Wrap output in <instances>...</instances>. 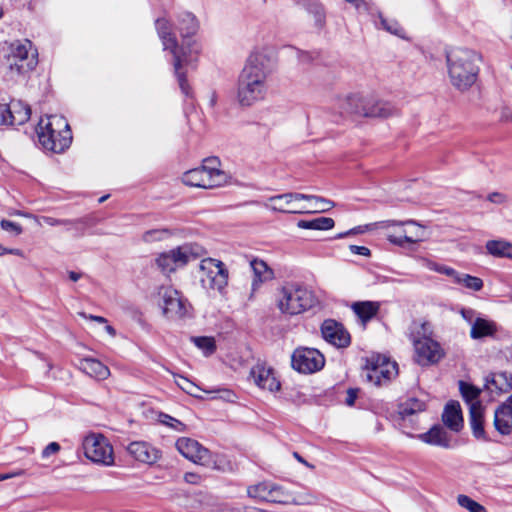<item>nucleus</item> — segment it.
Segmentation results:
<instances>
[{
  "instance_id": "37",
  "label": "nucleus",
  "mask_w": 512,
  "mask_h": 512,
  "mask_svg": "<svg viewBox=\"0 0 512 512\" xmlns=\"http://www.w3.org/2000/svg\"><path fill=\"white\" fill-rule=\"evenodd\" d=\"M290 492L283 486L273 482L270 502L287 505L289 504Z\"/></svg>"
},
{
  "instance_id": "57",
  "label": "nucleus",
  "mask_w": 512,
  "mask_h": 512,
  "mask_svg": "<svg viewBox=\"0 0 512 512\" xmlns=\"http://www.w3.org/2000/svg\"><path fill=\"white\" fill-rule=\"evenodd\" d=\"M78 315L84 319H89V320H92V321H96L98 323H101V324H104L107 322L106 318L102 317V316H96V315H87L86 313L84 312H79Z\"/></svg>"
},
{
  "instance_id": "49",
  "label": "nucleus",
  "mask_w": 512,
  "mask_h": 512,
  "mask_svg": "<svg viewBox=\"0 0 512 512\" xmlns=\"http://www.w3.org/2000/svg\"><path fill=\"white\" fill-rule=\"evenodd\" d=\"M430 268L439 273H442V274H445V275L451 277L454 282L456 281L457 276H459V274H460L453 268L447 267V266L433 265V266H430Z\"/></svg>"
},
{
  "instance_id": "1",
  "label": "nucleus",
  "mask_w": 512,
  "mask_h": 512,
  "mask_svg": "<svg viewBox=\"0 0 512 512\" xmlns=\"http://www.w3.org/2000/svg\"><path fill=\"white\" fill-rule=\"evenodd\" d=\"M272 70L273 50L267 47L254 49L238 78L237 99L241 106L248 107L264 99L267 78Z\"/></svg>"
},
{
  "instance_id": "53",
  "label": "nucleus",
  "mask_w": 512,
  "mask_h": 512,
  "mask_svg": "<svg viewBox=\"0 0 512 512\" xmlns=\"http://www.w3.org/2000/svg\"><path fill=\"white\" fill-rule=\"evenodd\" d=\"M381 29L386 30L387 32H398L399 25L396 21L388 22L386 19L381 17Z\"/></svg>"
},
{
  "instance_id": "41",
  "label": "nucleus",
  "mask_w": 512,
  "mask_h": 512,
  "mask_svg": "<svg viewBox=\"0 0 512 512\" xmlns=\"http://www.w3.org/2000/svg\"><path fill=\"white\" fill-rule=\"evenodd\" d=\"M316 502L315 496L308 492H290L289 504L313 505Z\"/></svg>"
},
{
  "instance_id": "9",
  "label": "nucleus",
  "mask_w": 512,
  "mask_h": 512,
  "mask_svg": "<svg viewBox=\"0 0 512 512\" xmlns=\"http://www.w3.org/2000/svg\"><path fill=\"white\" fill-rule=\"evenodd\" d=\"M228 175L220 169L217 157H210L203 161L199 168L191 169L182 175V182L191 187L213 189L225 185Z\"/></svg>"
},
{
  "instance_id": "56",
  "label": "nucleus",
  "mask_w": 512,
  "mask_h": 512,
  "mask_svg": "<svg viewBox=\"0 0 512 512\" xmlns=\"http://www.w3.org/2000/svg\"><path fill=\"white\" fill-rule=\"evenodd\" d=\"M461 315L468 323L472 325L475 320V311L473 309H462Z\"/></svg>"
},
{
  "instance_id": "47",
  "label": "nucleus",
  "mask_w": 512,
  "mask_h": 512,
  "mask_svg": "<svg viewBox=\"0 0 512 512\" xmlns=\"http://www.w3.org/2000/svg\"><path fill=\"white\" fill-rule=\"evenodd\" d=\"M211 512H244L242 505L229 503V502H219L215 503L211 507Z\"/></svg>"
},
{
  "instance_id": "20",
  "label": "nucleus",
  "mask_w": 512,
  "mask_h": 512,
  "mask_svg": "<svg viewBox=\"0 0 512 512\" xmlns=\"http://www.w3.org/2000/svg\"><path fill=\"white\" fill-rule=\"evenodd\" d=\"M250 376L253 378L254 383L263 390L275 392L281 387L274 370L271 367H267L264 363H257L253 366Z\"/></svg>"
},
{
  "instance_id": "24",
  "label": "nucleus",
  "mask_w": 512,
  "mask_h": 512,
  "mask_svg": "<svg viewBox=\"0 0 512 512\" xmlns=\"http://www.w3.org/2000/svg\"><path fill=\"white\" fill-rule=\"evenodd\" d=\"M250 265L254 273L252 292L257 291L263 283L274 279V271L263 260L254 259Z\"/></svg>"
},
{
  "instance_id": "18",
  "label": "nucleus",
  "mask_w": 512,
  "mask_h": 512,
  "mask_svg": "<svg viewBox=\"0 0 512 512\" xmlns=\"http://www.w3.org/2000/svg\"><path fill=\"white\" fill-rule=\"evenodd\" d=\"M321 333L327 342L339 348L347 347L351 341L348 331L334 319H326L322 323Z\"/></svg>"
},
{
  "instance_id": "35",
  "label": "nucleus",
  "mask_w": 512,
  "mask_h": 512,
  "mask_svg": "<svg viewBox=\"0 0 512 512\" xmlns=\"http://www.w3.org/2000/svg\"><path fill=\"white\" fill-rule=\"evenodd\" d=\"M460 391L469 408L476 403H481L479 401L480 390L475 386L460 381Z\"/></svg>"
},
{
  "instance_id": "59",
  "label": "nucleus",
  "mask_w": 512,
  "mask_h": 512,
  "mask_svg": "<svg viewBox=\"0 0 512 512\" xmlns=\"http://www.w3.org/2000/svg\"><path fill=\"white\" fill-rule=\"evenodd\" d=\"M184 479L187 483L198 484L200 481V476L195 473L188 472L184 475Z\"/></svg>"
},
{
  "instance_id": "7",
  "label": "nucleus",
  "mask_w": 512,
  "mask_h": 512,
  "mask_svg": "<svg viewBox=\"0 0 512 512\" xmlns=\"http://www.w3.org/2000/svg\"><path fill=\"white\" fill-rule=\"evenodd\" d=\"M316 303L313 292L306 286L287 282L277 289L275 304L281 314L295 316L312 308Z\"/></svg>"
},
{
  "instance_id": "39",
  "label": "nucleus",
  "mask_w": 512,
  "mask_h": 512,
  "mask_svg": "<svg viewBox=\"0 0 512 512\" xmlns=\"http://www.w3.org/2000/svg\"><path fill=\"white\" fill-rule=\"evenodd\" d=\"M491 383L500 392H508L512 388V377L505 372L495 374Z\"/></svg>"
},
{
  "instance_id": "40",
  "label": "nucleus",
  "mask_w": 512,
  "mask_h": 512,
  "mask_svg": "<svg viewBox=\"0 0 512 512\" xmlns=\"http://www.w3.org/2000/svg\"><path fill=\"white\" fill-rule=\"evenodd\" d=\"M192 341L205 355H211L216 350L215 340L212 337H193Z\"/></svg>"
},
{
  "instance_id": "3",
  "label": "nucleus",
  "mask_w": 512,
  "mask_h": 512,
  "mask_svg": "<svg viewBox=\"0 0 512 512\" xmlns=\"http://www.w3.org/2000/svg\"><path fill=\"white\" fill-rule=\"evenodd\" d=\"M38 64V52L28 39L6 43L2 50L1 68L8 82H17Z\"/></svg>"
},
{
  "instance_id": "64",
  "label": "nucleus",
  "mask_w": 512,
  "mask_h": 512,
  "mask_svg": "<svg viewBox=\"0 0 512 512\" xmlns=\"http://www.w3.org/2000/svg\"><path fill=\"white\" fill-rule=\"evenodd\" d=\"M243 511L244 512H265L264 510H261V509H258V508H252V507H248V506H243Z\"/></svg>"
},
{
  "instance_id": "29",
  "label": "nucleus",
  "mask_w": 512,
  "mask_h": 512,
  "mask_svg": "<svg viewBox=\"0 0 512 512\" xmlns=\"http://www.w3.org/2000/svg\"><path fill=\"white\" fill-rule=\"evenodd\" d=\"M12 125H23L31 116V109L28 104L21 100L13 99L8 103Z\"/></svg>"
},
{
  "instance_id": "15",
  "label": "nucleus",
  "mask_w": 512,
  "mask_h": 512,
  "mask_svg": "<svg viewBox=\"0 0 512 512\" xmlns=\"http://www.w3.org/2000/svg\"><path fill=\"white\" fill-rule=\"evenodd\" d=\"M291 364L296 371L311 374L324 367L325 358L317 349L299 347L291 356Z\"/></svg>"
},
{
  "instance_id": "33",
  "label": "nucleus",
  "mask_w": 512,
  "mask_h": 512,
  "mask_svg": "<svg viewBox=\"0 0 512 512\" xmlns=\"http://www.w3.org/2000/svg\"><path fill=\"white\" fill-rule=\"evenodd\" d=\"M334 225L335 222L330 217H318L312 220H299L297 222L299 228L311 230H330Z\"/></svg>"
},
{
  "instance_id": "46",
  "label": "nucleus",
  "mask_w": 512,
  "mask_h": 512,
  "mask_svg": "<svg viewBox=\"0 0 512 512\" xmlns=\"http://www.w3.org/2000/svg\"><path fill=\"white\" fill-rule=\"evenodd\" d=\"M170 235L167 229H152L146 231L142 235V240L146 243H151L154 241H161Z\"/></svg>"
},
{
  "instance_id": "19",
  "label": "nucleus",
  "mask_w": 512,
  "mask_h": 512,
  "mask_svg": "<svg viewBox=\"0 0 512 512\" xmlns=\"http://www.w3.org/2000/svg\"><path fill=\"white\" fill-rule=\"evenodd\" d=\"M370 364L371 368L368 370L367 378L375 385H381L398 374L396 362H392L387 358H378L376 362L371 361Z\"/></svg>"
},
{
  "instance_id": "38",
  "label": "nucleus",
  "mask_w": 512,
  "mask_h": 512,
  "mask_svg": "<svg viewBox=\"0 0 512 512\" xmlns=\"http://www.w3.org/2000/svg\"><path fill=\"white\" fill-rule=\"evenodd\" d=\"M180 30L195 31L199 29V23L190 12H183L178 17Z\"/></svg>"
},
{
  "instance_id": "23",
  "label": "nucleus",
  "mask_w": 512,
  "mask_h": 512,
  "mask_svg": "<svg viewBox=\"0 0 512 512\" xmlns=\"http://www.w3.org/2000/svg\"><path fill=\"white\" fill-rule=\"evenodd\" d=\"M443 423L452 431L459 432L463 427V417L460 404L450 401L446 404L442 414Z\"/></svg>"
},
{
  "instance_id": "10",
  "label": "nucleus",
  "mask_w": 512,
  "mask_h": 512,
  "mask_svg": "<svg viewBox=\"0 0 512 512\" xmlns=\"http://www.w3.org/2000/svg\"><path fill=\"white\" fill-rule=\"evenodd\" d=\"M206 254V250L196 243H185L167 252L159 254L155 259L157 268L163 274H171L178 268L184 267L190 261Z\"/></svg>"
},
{
  "instance_id": "32",
  "label": "nucleus",
  "mask_w": 512,
  "mask_h": 512,
  "mask_svg": "<svg viewBox=\"0 0 512 512\" xmlns=\"http://www.w3.org/2000/svg\"><path fill=\"white\" fill-rule=\"evenodd\" d=\"M273 482L264 481L256 485L250 486L247 489V494L250 498L270 502V495L272 492Z\"/></svg>"
},
{
  "instance_id": "51",
  "label": "nucleus",
  "mask_w": 512,
  "mask_h": 512,
  "mask_svg": "<svg viewBox=\"0 0 512 512\" xmlns=\"http://www.w3.org/2000/svg\"><path fill=\"white\" fill-rule=\"evenodd\" d=\"M61 449V446L57 442H51L49 443L41 453V456L43 459L49 458L51 455L57 454Z\"/></svg>"
},
{
  "instance_id": "21",
  "label": "nucleus",
  "mask_w": 512,
  "mask_h": 512,
  "mask_svg": "<svg viewBox=\"0 0 512 512\" xmlns=\"http://www.w3.org/2000/svg\"><path fill=\"white\" fill-rule=\"evenodd\" d=\"M127 451L135 460L148 465L156 463L161 457V451L145 441L131 442Z\"/></svg>"
},
{
  "instance_id": "17",
  "label": "nucleus",
  "mask_w": 512,
  "mask_h": 512,
  "mask_svg": "<svg viewBox=\"0 0 512 512\" xmlns=\"http://www.w3.org/2000/svg\"><path fill=\"white\" fill-rule=\"evenodd\" d=\"M175 445L179 453L190 461L201 465L209 464L211 458L210 451L198 441L188 437H181L176 441Z\"/></svg>"
},
{
  "instance_id": "31",
  "label": "nucleus",
  "mask_w": 512,
  "mask_h": 512,
  "mask_svg": "<svg viewBox=\"0 0 512 512\" xmlns=\"http://www.w3.org/2000/svg\"><path fill=\"white\" fill-rule=\"evenodd\" d=\"M489 254L495 257L512 259V243L504 240H489L486 243Z\"/></svg>"
},
{
  "instance_id": "28",
  "label": "nucleus",
  "mask_w": 512,
  "mask_h": 512,
  "mask_svg": "<svg viewBox=\"0 0 512 512\" xmlns=\"http://www.w3.org/2000/svg\"><path fill=\"white\" fill-rule=\"evenodd\" d=\"M470 426L473 436L477 439H486L484 430V408L481 403L470 407Z\"/></svg>"
},
{
  "instance_id": "55",
  "label": "nucleus",
  "mask_w": 512,
  "mask_h": 512,
  "mask_svg": "<svg viewBox=\"0 0 512 512\" xmlns=\"http://www.w3.org/2000/svg\"><path fill=\"white\" fill-rule=\"evenodd\" d=\"M349 249L353 254H357V255L370 256V254H371L369 248H367L365 246L350 245Z\"/></svg>"
},
{
  "instance_id": "45",
  "label": "nucleus",
  "mask_w": 512,
  "mask_h": 512,
  "mask_svg": "<svg viewBox=\"0 0 512 512\" xmlns=\"http://www.w3.org/2000/svg\"><path fill=\"white\" fill-rule=\"evenodd\" d=\"M158 420L160 423H162L168 427H171L172 429H174L177 432H183L186 427L185 424L182 423L180 420H178L168 414H165V413H160Z\"/></svg>"
},
{
  "instance_id": "62",
  "label": "nucleus",
  "mask_w": 512,
  "mask_h": 512,
  "mask_svg": "<svg viewBox=\"0 0 512 512\" xmlns=\"http://www.w3.org/2000/svg\"><path fill=\"white\" fill-rule=\"evenodd\" d=\"M156 25L158 29H168V21L166 19H158L156 21Z\"/></svg>"
},
{
  "instance_id": "27",
  "label": "nucleus",
  "mask_w": 512,
  "mask_h": 512,
  "mask_svg": "<svg viewBox=\"0 0 512 512\" xmlns=\"http://www.w3.org/2000/svg\"><path fill=\"white\" fill-rule=\"evenodd\" d=\"M497 332V325L491 320L476 317L472 323L470 337L478 340L484 337H493Z\"/></svg>"
},
{
  "instance_id": "48",
  "label": "nucleus",
  "mask_w": 512,
  "mask_h": 512,
  "mask_svg": "<svg viewBox=\"0 0 512 512\" xmlns=\"http://www.w3.org/2000/svg\"><path fill=\"white\" fill-rule=\"evenodd\" d=\"M0 226L3 230L11 232L15 235H19L22 232L21 226L19 224H17L16 222H13L10 220L3 219L0 222Z\"/></svg>"
},
{
  "instance_id": "44",
  "label": "nucleus",
  "mask_w": 512,
  "mask_h": 512,
  "mask_svg": "<svg viewBox=\"0 0 512 512\" xmlns=\"http://www.w3.org/2000/svg\"><path fill=\"white\" fill-rule=\"evenodd\" d=\"M177 386L189 395L196 396L199 390L198 386L188 378L181 375H174Z\"/></svg>"
},
{
  "instance_id": "30",
  "label": "nucleus",
  "mask_w": 512,
  "mask_h": 512,
  "mask_svg": "<svg viewBox=\"0 0 512 512\" xmlns=\"http://www.w3.org/2000/svg\"><path fill=\"white\" fill-rule=\"evenodd\" d=\"M380 305L373 301H359L352 304L353 312L363 323L371 320L379 311Z\"/></svg>"
},
{
  "instance_id": "26",
  "label": "nucleus",
  "mask_w": 512,
  "mask_h": 512,
  "mask_svg": "<svg viewBox=\"0 0 512 512\" xmlns=\"http://www.w3.org/2000/svg\"><path fill=\"white\" fill-rule=\"evenodd\" d=\"M418 438L430 445L440 446L443 448L450 447V438L448 433L439 425H435L429 431L418 435Z\"/></svg>"
},
{
  "instance_id": "50",
  "label": "nucleus",
  "mask_w": 512,
  "mask_h": 512,
  "mask_svg": "<svg viewBox=\"0 0 512 512\" xmlns=\"http://www.w3.org/2000/svg\"><path fill=\"white\" fill-rule=\"evenodd\" d=\"M0 125H12L8 104H0Z\"/></svg>"
},
{
  "instance_id": "43",
  "label": "nucleus",
  "mask_w": 512,
  "mask_h": 512,
  "mask_svg": "<svg viewBox=\"0 0 512 512\" xmlns=\"http://www.w3.org/2000/svg\"><path fill=\"white\" fill-rule=\"evenodd\" d=\"M307 10L310 14L314 16L317 28L321 29L325 19L323 5L317 1H311L308 4Z\"/></svg>"
},
{
  "instance_id": "13",
  "label": "nucleus",
  "mask_w": 512,
  "mask_h": 512,
  "mask_svg": "<svg viewBox=\"0 0 512 512\" xmlns=\"http://www.w3.org/2000/svg\"><path fill=\"white\" fill-rule=\"evenodd\" d=\"M200 271L202 273L201 283L204 287L220 294L225 292L229 271L222 261L210 257L204 258L200 262Z\"/></svg>"
},
{
  "instance_id": "54",
  "label": "nucleus",
  "mask_w": 512,
  "mask_h": 512,
  "mask_svg": "<svg viewBox=\"0 0 512 512\" xmlns=\"http://www.w3.org/2000/svg\"><path fill=\"white\" fill-rule=\"evenodd\" d=\"M499 120L503 123L512 122V111L508 107H502L499 111Z\"/></svg>"
},
{
  "instance_id": "34",
  "label": "nucleus",
  "mask_w": 512,
  "mask_h": 512,
  "mask_svg": "<svg viewBox=\"0 0 512 512\" xmlns=\"http://www.w3.org/2000/svg\"><path fill=\"white\" fill-rule=\"evenodd\" d=\"M426 409V403L417 398H409L399 406V414L402 418L410 417L416 413L423 412Z\"/></svg>"
},
{
  "instance_id": "6",
  "label": "nucleus",
  "mask_w": 512,
  "mask_h": 512,
  "mask_svg": "<svg viewBox=\"0 0 512 512\" xmlns=\"http://www.w3.org/2000/svg\"><path fill=\"white\" fill-rule=\"evenodd\" d=\"M36 133L41 146L54 153L64 152L72 142L70 126L63 116L50 115L41 118Z\"/></svg>"
},
{
  "instance_id": "4",
  "label": "nucleus",
  "mask_w": 512,
  "mask_h": 512,
  "mask_svg": "<svg viewBox=\"0 0 512 512\" xmlns=\"http://www.w3.org/2000/svg\"><path fill=\"white\" fill-rule=\"evenodd\" d=\"M265 207L282 213L327 212L334 207V202L316 195L291 192L271 196Z\"/></svg>"
},
{
  "instance_id": "11",
  "label": "nucleus",
  "mask_w": 512,
  "mask_h": 512,
  "mask_svg": "<svg viewBox=\"0 0 512 512\" xmlns=\"http://www.w3.org/2000/svg\"><path fill=\"white\" fill-rule=\"evenodd\" d=\"M374 226L380 229H387L392 226L395 227V231L388 233L387 237L391 243L400 247H408L421 242L426 238L425 228L413 220L404 222L386 220L377 222Z\"/></svg>"
},
{
  "instance_id": "61",
  "label": "nucleus",
  "mask_w": 512,
  "mask_h": 512,
  "mask_svg": "<svg viewBox=\"0 0 512 512\" xmlns=\"http://www.w3.org/2000/svg\"><path fill=\"white\" fill-rule=\"evenodd\" d=\"M357 232H358V230L356 228H354V229H351V230H349L347 232L339 233L335 238L342 239V238H345V237H347L349 235L356 234Z\"/></svg>"
},
{
  "instance_id": "36",
  "label": "nucleus",
  "mask_w": 512,
  "mask_h": 512,
  "mask_svg": "<svg viewBox=\"0 0 512 512\" xmlns=\"http://www.w3.org/2000/svg\"><path fill=\"white\" fill-rule=\"evenodd\" d=\"M455 283L461 284L467 289L473 291H479L483 288L482 279L466 273H460L459 276H457Z\"/></svg>"
},
{
  "instance_id": "42",
  "label": "nucleus",
  "mask_w": 512,
  "mask_h": 512,
  "mask_svg": "<svg viewBox=\"0 0 512 512\" xmlns=\"http://www.w3.org/2000/svg\"><path fill=\"white\" fill-rule=\"evenodd\" d=\"M457 502L462 508L467 509L469 512H487L483 505L474 501L467 495H459L457 497Z\"/></svg>"
},
{
  "instance_id": "8",
  "label": "nucleus",
  "mask_w": 512,
  "mask_h": 512,
  "mask_svg": "<svg viewBox=\"0 0 512 512\" xmlns=\"http://www.w3.org/2000/svg\"><path fill=\"white\" fill-rule=\"evenodd\" d=\"M339 107L347 114L369 118H388L398 113V109L392 103L358 93L339 99Z\"/></svg>"
},
{
  "instance_id": "58",
  "label": "nucleus",
  "mask_w": 512,
  "mask_h": 512,
  "mask_svg": "<svg viewBox=\"0 0 512 512\" xmlns=\"http://www.w3.org/2000/svg\"><path fill=\"white\" fill-rule=\"evenodd\" d=\"M356 398H357V390L356 389H349L347 391V397H346L345 403L348 406H352V405H354V403L356 401Z\"/></svg>"
},
{
  "instance_id": "12",
  "label": "nucleus",
  "mask_w": 512,
  "mask_h": 512,
  "mask_svg": "<svg viewBox=\"0 0 512 512\" xmlns=\"http://www.w3.org/2000/svg\"><path fill=\"white\" fill-rule=\"evenodd\" d=\"M159 295L163 315L169 320H181L191 315L192 306L183 294L171 286L161 287Z\"/></svg>"
},
{
  "instance_id": "60",
  "label": "nucleus",
  "mask_w": 512,
  "mask_h": 512,
  "mask_svg": "<svg viewBox=\"0 0 512 512\" xmlns=\"http://www.w3.org/2000/svg\"><path fill=\"white\" fill-rule=\"evenodd\" d=\"M293 456H294V458H295L298 462H300V463L304 464L305 466H307V467H309V468H311V469H314V465H312V464L308 463V462H307V461H306V460H305V459H304V458H303V457H302L298 452H294V453H293Z\"/></svg>"
},
{
  "instance_id": "25",
  "label": "nucleus",
  "mask_w": 512,
  "mask_h": 512,
  "mask_svg": "<svg viewBox=\"0 0 512 512\" xmlns=\"http://www.w3.org/2000/svg\"><path fill=\"white\" fill-rule=\"evenodd\" d=\"M79 369L97 380H105L110 375L109 368L94 358H83L79 361Z\"/></svg>"
},
{
  "instance_id": "14",
  "label": "nucleus",
  "mask_w": 512,
  "mask_h": 512,
  "mask_svg": "<svg viewBox=\"0 0 512 512\" xmlns=\"http://www.w3.org/2000/svg\"><path fill=\"white\" fill-rule=\"evenodd\" d=\"M85 456L94 463L110 466L114 463L113 448L101 434L87 435L82 443Z\"/></svg>"
},
{
  "instance_id": "22",
  "label": "nucleus",
  "mask_w": 512,
  "mask_h": 512,
  "mask_svg": "<svg viewBox=\"0 0 512 512\" xmlns=\"http://www.w3.org/2000/svg\"><path fill=\"white\" fill-rule=\"evenodd\" d=\"M494 426L502 435L512 433V394L495 410Z\"/></svg>"
},
{
  "instance_id": "16",
  "label": "nucleus",
  "mask_w": 512,
  "mask_h": 512,
  "mask_svg": "<svg viewBox=\"0 0 512 512\" xmlns=\"http://www.w3.org/2000/svg\"><path fill=\"white\" fill-rule=\"evenodd\" d=\"M416 361L419 365L426 366L439 362L444 356L440 344L430 337L423 336L413 341Z\"/></svg>"
},
{
  "instance_id": "63",
  "label": "nucleus",
  "mask_w": 512,
  "mask_h": 512,
  "mask_svg": "<svg viewBox=\"0 0 512 512\" xmlns=\"http://www.w3.org/2000/svg\"><path fill=\"white\" fill-rule=\"evenodd\" d=\"M13 254V255H17V256H20L22 257L23 256V251L20 250V249H17V248H13V249H7L5 248V253L4 254Z\"/></svg>"
},
{
  "instance_id": "52",
  "label": "nucleus",
  "mask_w": 512,
  "mask_h": 512,
  "mask_svg": "<svg viewBox=\"0 0 512 512\" xmlns=\"http://www.w3.org/2000/svg\"><path fill=\"white\" fill-rule=\"evenodd\" d=\"M39 222H40V224L44 223V224H47L49 226H58V225L72 224L71 220L56 219V218L49 217V216H42L39 219Z\"/></svg>"
},
{
  "instance_id": "2",
  "label": "nucleus",
  "mask_w": 512,
  "mask_h": 512,
  "mask_svg": "<svg viewBox=\"0 0 512 512\" xmlns=\"http://www.w3.org/2000/svg\"><path fill=\"white\" fill-rule=\"evenodd\" d=\"M446 67L451 85L460 92L468 91L477 81L481 53L467 47H450L446 49Z\"/></svg>"
},
{
  "instance_id": "5",
  "label": "nucleus",
  "mask_w": 512,
  "mask_h": 512,
  "mask_svg": "<svg viewBox=\"0 0 512 512\" xmlns=\"http://www.w3.org/2000/svg\"><path fill=\"white\" fill-rule=\"evenodd\" d=\"M164 50H168L174 57V69L182 93L186 97H192V89L189 86L185 73L181 70L183 63L192 60V54L198 52V46L193 34H162Z\"/></svg>"
}]
</instances>
